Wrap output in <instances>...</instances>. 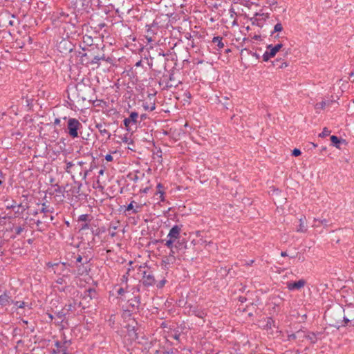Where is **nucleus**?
Listing matches in <instances>:
<instances>
[{
  "mask_svg": "<svg viewBox=\"0 0 354 354\" xmlns=\"http://www.w3.org/2000/svg\"><path fill=\"white\" fill-rule=\"evenodd\" d=\"M133 293L134 294L136 292H140V286H137L136 287H134L133 288Z\"/></svg>",
  "mask_w": 354,
  "mask_h": 354,
  "instance_id": "09e8293b",
  "label": "nucleus"
},
{
  "mask_svg": "<svg viewBox=\"0 0 354 354\" xmlns=\"http://www.w3.org/2000/svg\"><path fill=\"white\" fill-rule=\"evenodd\" d=\"M256 16L257 17L255 19V21H257V24L258 26H260L259 21L264 20V19H266V18H267L268 17L267 14L266 15V14H258V13L256 14Z\"/></svg>",
  "mask_w": 354,
  "mask_h": 354,
  "instance_id": "5701e85b",
  "label": "nucleus"
},
{
  "mask_svg": "<svg viewBox=\"0 0 354 354\" xmlns=\"http://www.w3.org/2000/svg\"><path fill=\"white\" fill-rule=\"evenodd\" d=\"M301 151L299 149H294L292 151V155L294 156H298L301 155Z\"/></svg>",
  "mask_w": 354,
  "mask_h": 354,
  "instance_id": "473e14b6",
  "label": "nucleus"
},
{
  "mask_svg": "<svg viewBox=\"0 0 354 354\" xmlns=\"http://www.w3.org/2000/svg\"><path fill=\"white\" fill-rule=\"evenodd\" d=\"M165 241V245L169 248V249H172V248H174V245H175V242L176 241L171 239H167L166 240H161V242H164Z\"/></svg>",
  "mask_w": 354,
  "mask_h": 354,
  "instance_id": "dca6fc26",
  "label": "nucleus"
},
{
  "mask_svg": "<svg viewBox=\"0 0 354 354\" xmlns=\"http://www.w3.org/2000/svg\"><path fill=\"white\" fill-rule=\"evenodd\" d=\"M176 252H178V251L176 250V248H172V249H170V252H169V255H174V256H175V254H176Z\"/></svg>",
  "mask_w": 354,
  "mask_h": 354,
  "instance_id": "a18cd8bd",
  "label": "nucleus"
},
{
  "mask_svg": "<svg viewBox=\"0 0 354 354\" xmlns=\"http://www.w3.org/2000/svg\"><path fill=\"white\" fill-rule=\"evenodd\" d=\"M67 127L70 136L75 138L78 137V130L82 127V124L75 118H69Z\"/></svg>",
  "mask_w": 354,
  "mask_h": 354,
  "instance_id": "f03ea898",
  "label": "nucleus"
},
{
  "mask_svg": "<svg viewBox=\"0 0 354 354\" xmlns=\"http://www.w3.org/2000/svg\"><path fill=\"white\" fill-rule=\"evenodd\" d=\"M330 140L335 145L340 142V140L336 136H332L330 137Z\"/></svg>",
  "mask_w": 354,
  "mask_h": 354,
  "instance_id": "bb28decb",
  "label": "nucleus"
},
{
  "mask_svg": "<svg viewBox=\"0 0 354 354\" xmlns=\"http://www.w3.org/2000/svg\"><path fill=\"white\" fill-rule=\"evenodd\" d=\"M343 319L345 325L351 323L354 326V308H348L346 311L344 310Z\"/></svg>",
  "mask_w": 354,
  "mask_h": 354,
  "instance_id": "39448f33",
  "label": "nucleus"
},
{
  "mask_svg": "<svg viewBox=\"0 0 354 354\" xmlns=\"http://www.w3.org/2000/svg\"><path fill=\"white\" fill-rule=\"evenodd\" d=\"M95 127L99 130V131H100V134L102 136H107V139H110L111 134L106 129L104 124L100 123V124H97Z\"/></svg>",
  "mask_w": 354,
  "mask_h": 354,
  "instance_id": "9b49d317",
  "label": "nucleus"
},
{
  "mask_svg": "<svg viewBox=\"0 0 354 354\" xmlns=\"http://www.w3.org/2000/svg\"><path fill=\"white\" fill-rule=\"evenodd\" d=\"M35 223H36V225H37V226H39V225L42 223V222H41L40 220H37V221L35 222Z\"/></svg>",
  "mask_w": 354,
  "mask_h": 354,
  "instance_id": "bf43d9fd",
  "label": "nucleus"
},
{
  "mask_svg": "<svg viewBox=\"0 0 354 354\" xmlns=\"http://www.w3.org/2000/svg\"><path fill=\"white\" fill-rule=\"evenodd\" d=\"M82 257H81L80 255H79V256L77 257V259H76V261H77V262H79V263H80V262L82 261Z\"/></svg>",
  "mask_w": 354,
  "mask_h": 354,
  "instance_id": "864d4df0",
  "label": "nucleus"
},
{
  "mask_svg": "<svg viewBox=\"0 0 354 354\" xmlns=\"http://www.w3.org/2000/svg\"><path fill=\"white\" fill-rule=\"evenodd\" d=\"M274 57L273 56L270 55V51L266 50L264 54L263 55V60L264 62H267L269 60L270 58Z\"/></svg>",
  "mask_w": 354,
  "mask_h": 354,
  "instance_id": "393cba45",
  "label": "nucleus"
},
{
  "mask_svg": "<svg viewBox=\"0 0 354 354\" xmlns=\"http://www.w3.org/2000/svg\"><path fill=\"white\" fill-rule=\"evenodd\" d=\"M143 107L147 111H152L156 109V104L154 102H151L150 104L145 103L143 104Z\"/></svg>",
  "mask_w": 354,
  "mask_h": 354,
  "instance_id": "4be33fe9",
  "label": "nucleus"
},
{
  "mask_svg": "<svg viewBox=\"0 0 354 354\" xmlns=\"http://www.w3.org/2000/svg\"><path fill=\"white\" fill-rule=\"evenodd\" d=\"M162 188H163V186L162 185V184L159 183L157 185V189L158 190H161V189H162Z\"/></svg>",
  "mask_w": 354,
  "mask_h": 354,
  "instance_id": "5fc2aeb1",
  "label": "nucleus"
},
{
  "mask_svg": "<svg viewBox=\"0 0 354 354\" xmlns=\"http://www.w3.org/2000/svg\"><path fill=\"white\" fill-rule=\"evenodd\" d=\"M153 35V32H152V30L150 29V32H149V36H151Z\"/></svg>",
  "mask_w": 354,
  "mask_h": 354,
  "instance_id": "774afa93",
  "label": "nucleus"
},
{
  "mask_svg": "<svg viewBox=\"0 0 354 354\" xmlns=\"http://www.w3.org/2000/svg\"><path fill=\"white\" fill-rule=\"evenodd\" d=\"M299 225L297 229V232H306L307 231L306 225L304 223L303 218L299 219Z\"/></svg>",
  "mask_w": 354,
  "mask_h": 354,
  "instance_id": "a211bd4d",
  "label": "nucleus"
},
{
  "mask_svg": "<svg viewBox=\"0 0 354 354\" xmlns=\"http://www.w3.org/2000/svg\"><path fill=\"white\" fill-rule=\"evenodd\" d=\"M54 218H55L54 216H53V215L50 216V221H53Z\"/></svg>",
  "mask_w": 354,
  "mask_h": 354,
  "instance_id": "69168bd1",
  "label": "nucleus"
},
{
  "mask_svg": "<svg viewBox=\"0 0 354 354\" xmlns=\"http://www.w3.org/2000/svg\"><path fill=\"white\" fill-rule=\"evenodd\" d=\"M300 333H301V332H300V331H298V332H297V333H295V334H292L291 335H290V336H289V337H290V339H296V338H297V337Z\"/></svg>",
  "mask_w": 354,
  "mask_h": 354,
  "instance_id": "37998d69",
  "label": "nucleus"
},
{
  "mask_svg": "<svg viewBox=\"0 0 354 354\" xmlns=\"http://www.w3.org/2000/svg\"><path fill=\"white\" fill-rule=\"evenodd\" d=\"M47 266L48 267H51L53 269V272L55 273H56L57 272V270L55 268H57L59 266V263H48L47 264Z\"/></svg>",
  "mask_w": 354,
  "mask_h": 354,
  "instance_id": "cd10ccee",
  "label": "nucleus"
},
{
  "mask_svg": "<svg viewBox=\"0 0 354 354\" xmlns=\"http://www.w3.org/2000/svg\"><path fill=\"white\" fill-rule=\"evenodd\" d=\"M156 354H170V352L168 351H156Z\"/></svg>",
  "mask_w": 354,
  "mask_h": 354,
  "instance_id": "c03bdc74",
  "label": "nucleus"
},
{
  "mask_svg": "<svg viewBox=\"0 0 354 354\" xmlns=\"http://www.w3.org/2000/svg\"><path fill=\"white\" fill-rule=\"evenodd\" d=\"M64 315H65V314L64 313L63 310L62 312H59L58 314H57V316L60 319H62L64 317Z\"/></svg>",
  "mask_w": 354,
  "mask_h": 354,
  "instance_id": "8fccbe9b",
  "label": "nucleus"
},
{
  "mask_svg": "<svg viewBox=\"0 0 354 354\" xmlns=\"http://www.w3.org/2000/svg\"><path fill=\"white\" fill-rule=\"evenodd\" d=\"M104 169H100V170L99 171V175L102 176V175L104 174Z\"/></svg>",
  "mask_w": 354,
  "mask_h": 354,
  "instance_id": "680f3d73",
  "label": "nucleus"
},
{
  "mask_svg": "<svg viewBox=\"0 0 354 354\" xmlns=\"http://www.w3.org/2000/svg\"><path fill=\"white\" fill-rule=\"evenodd\" d=\"M317 219L315 218V221H317ZM318 221L325 226H328V221L326 219L318 220Z\"/></svg>",
  "mask_w": 354,
  "mask_h": 354,
  "instance_id": "e433bc0d",
  "label": "nucleus"
},
{
  "mask_svg": "<svg viewBox=\"0 0 354 354\" xmlns=\"http://www.w3.org/2000/svg\"><path fill=\"white\" fill-rule=\"evenodd\" d=\"M109 234L111 237H114L115 236L116 233L115 232H110Z\"/></svg>",
  "mask_w": 354,
  "mask_h": 354,
  "instance_id": "4d7b16f0",
  "label": "nucleus"
},
{
  "mask_svg": "<svg viewBox=\"0 0 354 354\" xmlns=\"http://www.w3.org/2000/svg\"><path fill=\"white\" fill-rule=\"evenodd\" d=\"M171 337H173L174 339H176V340H178L179 339V337H180V334L178 333L177 332H175L174 334H171Z\"/></svg>",
  "mask_w": 354,
  "mask_h": 354,
  "instance_id": "a19ab883",
  "label": "nucleus"
},
{
  "mask_svg": "<svg viewBox=\"0 0 354 354\" xmlns=\"http://www.w3.org/2000/svg\"><path fill=\"white\" fill-rule=\"evenodd\" d=\"M160 194V198H161V201H164V198H163V195H164V192L162 191V190H158L156 193V194Z\"/></svg>",
  "mask_w": 354,
  "mask_h": 354,
  "instance_id": "49530a36",
  "label": "nucleus"
},
{
  "mask_svg": "<svg viewBox=\"0 0 354 354\" xmlns=\"http://www.w3.org/2000/svg\"><path fill=\"white\" fill-rule=\"evenodd\" d=\"M96 295V291L93 288H88V290H85L84 297L85 299L89 298L90 299H92L93 297H95Z\"/></svg>",
  "mask_w": 354,
  "mask_h": 354,
  "instance_id": "ddd939ff",
  "label": "nucleus"
},
{
  "mask_svg": "<svg viewBox=\"0 0 354 354\" xmlns=\"http://www.w3.org/2000/svg\"><path fill=\"white\" fill-rule=\"evenodd\" d=\"M73 166V162H68L66 163V171L69 173L70 172V169Z\"/></svg>",
  "mask_w": 354,
  "mask_h": 354,
  "instance_id": "c9c22d12",
  "label": "nucleus"
},
{
  "mask_svg": "<svg viewBox=\"0 0 354 354\" xmlns=\"http://www.w3.org/2000/svg\"><path fill=\"white\" fill-rule=\"evenodd\" d=\"M274 66L278 68H283L288 66L287 63L286 62L281 61L280 59H276L273 62Z\"/></svg>",
  "mask_w": 354,
  "mask_h": 354,
  "instance_id": "2eb2a0df",
  "label": "nucleus"
},
{
  "mask_svg": "<svg viewBox=\"0 0 354 354\" xmlns=\"http://www.w3.org/2000/svg\"><path fill=\"white\" fill-rule=\"evenodd\" d=\"M23 323L26 325H28V321L27 320H22Z\"/></svg>",
  "mask_w": 354,
  "mask_h": 354,
  "instance_id": "338daca9",
  "label": "nucleus"
},
{
  "mask_svg": "<svg viewBox=\"0 0 354 354\" xmlns=\"http://www.w3.org/2000/svg\"><path fill=\"white\" fill-rule=\"evenodd\" d=\"M253 262H254V260H251L249 263H247V265L250 266V265H252V263H253Z\"/></svg>",
  "mask_w": 354,
  "mask_h": 354,
  "instance_id": "0e129e2a",
  "label": "nucleus"
},
{
  "mask_svg": "<svg viewBox=\"0 0 354 354\" xmlns=\"http://www.w3.org/2000/svg\"><path fill=\"white\" fill-rule=\"evenodd\" d=\"M174 248L178 252L185 250L187 248V242L185 239L181 240L178 239L175 242Z\"/></svg>",
  "mask_w": 354,
  "mask_h": 354,
  "instance_id": "6e6552de",
  "label": "nucleus"
},
{
  "mask_svg": "<svg viewBox=\"0 0 354 354\" xmlns=\"http://www.w3.org/2000/svg\"><path fill=\"white\" fill-rule=\"evenodd\" d=\"M128 302L133 309H138L140 304V297L138 295L134 296L133 298L129 299Z\"/></svg>",
  "mask_w": 354,
  "mask_h": 354,
  "instance_id": "1a4fd4ad",
  "label": "nucleus"
},
{
  "mask_svg": "<svg viewBox=\"0 0 354 354\" xmlns=\"http://www.w3.org/2000/svg\"><path fill=\"white\" fill-rule=\"evenodd\" d=\"M101 59H104V57L95 56L91 62L93 64H97Z\"/></svg>",
  "mask_w": 354,
  "mask_h": 354,
  "instance_id": "c756f323",
  "label": "nucleus"
},
{
  "mask_svg": "<svg viewBox=\"0 0 354 354\" xmlns=\"http://www.w3.org/2000/svg\"><path fill=\"white\" fill-rule=\"evenodd\" d=\"M138 113L137 112H131L129 118H127L124 120V124L127 131L130 130V124H136L138 122Z\"/></svg>",
  "mask_w": 354,
  "mask_h": 354,
  "instance_id": "20e7f679",
  "label": "nucleus"
},
{
  "mask_svg": "<svg viewBox=\"0 0 354 354\" xmlns=\"http://www.w3.org/2000/svg\"><path fill=\"white\" fill-rule=\"evenodd\" d=\"M127 274H128V272H127V274H126V275H124V276L122 277V281H125V282H127Z\"/></svg>",
  "mask_w": 354,
  "mask_h": 354,
  "instance_id": "603ef678",
  "label": "nucleus"
},
{
  "mask_svg": "<svg viewBox=\"0 0 354 354\" xmlns=\"http://www.w3.org/2000/svg\"><path fill=\"white\" fill-rule=\"evenodd\" d=\"M283 30V26L281 23H277L274 27V30L272 32V34L277 32H281Z\"/></svg>",
  "mask_w": 354,
  "mask_h": 354,
  "instance_id": "b1692460",
  "label": "nucleus"
},
{
  "mask_svg": "<svg viewBox=\"0 0 354 354\" xmlns=\"http://www.w3.org/2000/svg\"><path fill=\"white\" fill-rule=\"evenodd\" d=\"M141 64H142V61H141V60H140V61H138V62H136V64H135V66L138 67V66H141Z\"/></svg>",
  "mask_w": 354,
  "mask_h": 354,
  "instance_id": "13d9d810",
  "label": "nucleus"
},
{
  "mask_svg": "<svg viewBox=\"0 0 354 354\" xmlns=\"http://www.w3.org/2000/svg\"><path fill=\"white\" fill-rule=\"evenodd\" d=\"M304 337L310 341L311 344H315L317 341V336L315 333H312L304 335Z\"/></svg>",
  "mask_w": 354,
  "mask_h": 354,
  "instance_id": "aec40b11",
  "label": "nucleus"
},
{
  "mask_svg": "<svg viewBox=\"0 0 354 354\" xmlns=\"http://www.w3.org/2000/svg\"><path fill=\"white\" fill-rule=\"evenodd\" d=\"M281 257H286V256H288V254H287L286 252H281Z\"/></svg>",
  "mask_w": 354,
  "mask_h": 354,
  "instance_id": "052dcab7",
  "label": "nucleus"
},
{
  "mask_svg": "<svg viewBox=\"0 0 354 354\" xmlns=\"http://www.w3.org/2000/svg\"><path fill=\"white\" fill-rule=\"evenodd\" d=\"M106 160L111 162L113 160V156L111 154H106L105 156Z\"/></svg>",
  "mask_w": 354,
  "mask_h": 354,
  "instance_id": "79ce46f5",
  "label": "nucleus"
},
{
  "mask_svg": "<svg viewBox=\"0 0 354 354\" xmlns=\"http://www.w3.org/2000/svg\"><path fill=\"white\" fill-rule=\"evenodd\" d=\"M125 292V290L122 288H120L118 290V295H122L124 294V292Z\"/></svg>",
  "mask_w": 354,
  "mask_h": 354,
  "instance_id": "de8ad7c7",
  "label": "nucleus"
},
{
  "mask_svg": "<svg viewBox=\"0 0 354 354\" xmlns=\"http://www.w3.org/2000/svg\"><path fill=\"white\" fill-rule=\"evenodd\" d=\"M88 225L87 223L83 225L82 227V230L88 229Z\"/></svg>",
  "mask_w": 354,
  "mask_h": 354,
  "instance_id": "6e6d98bb",
  "label": "nucleus"
},
{
  "mask_svg": "<svg viewBox=\"0 0 354 354\" xmlns=\"http://www.w3.org/2000/svg\"><path fill=\"white\" fill-rule=\"evenodd\" d=\"M149 32H150V29H148L147 31V35H146V39H147V41L149 42H151V41H153V39H152L151 36H149Z\"/></svg>",
  "mask_w": 354,
  "mask_h": 354,
  "instance_id": "58836bf2",
  "label": "nucleus"
},
{
  "mask_svg": "<svg viewBox=\"0 0 354 354\" xmlns=\"http://www.w3.org/2000/svg\"><path fill=\"white\" fill-rule=\"evenodd\" d=\"M193 313L195 314L196 316L198 317H203L204 313L200 310H193Z\"/></svg>",
  "mask_w": 354,
  "mask_h": 354,
  "instance_id": "f704fd0d",
  "label": "nucleus"
},
{
  "mask_svg": "<svg viewBox=\"0 0 354 354\" xmlns=\"http://www.w3.org/2000/svg\"><path fill=\"white\" fill-rule=\"evenodd\" d=\"M41 212L44 214L46 213H53L54 212V208L53 207L47 206L45 203L42 204V208L41 209Z\"/></svg>",
  "mask_w": 354,
  "mask_h": 354,
  "instance_id": "6ab92c4d",
  "label": "nucleus"
},
{
  "mask_svg": "<svg viewBox=\"0 0 354 354\" xmlns=\"http://www.w3.org/2000/svg\"><path fill=\"white\" fill-rule=\"evenodd\" d=\"M133 203H136L134 201H132L130 204L128 205V206L126 208L127 211L132 210V212L133 214H136L139 212V209L141 208V205H136L137 209L133 208Z\"/></svg>",
  "mask_w": 354,
  "mask_h": 354,
  "instance_id": "f3484780",
  "label": "nucleus"
},
{
  "mask_svg": "<svg viewBox=\"0 0 354 354\" xmlns=\"http://www.w3.org/2000/svg\"><path fill=\"white\" fill-rule=\"evenodd\" d=\"M60 123V119L59 118H55V121H54V124H56V125H59Z\"/></svg>",
  "mask_w": 354,
  "mask_h": 354,
  "instance_id": "3c124183",
  "label": "nucleus"
},
{
  "mask_svg": "<svg viewBox=\"0 0 354 354\" xmlns=\"http://www.w3.org/2000/svg\"><path fill=\"white\" fill-rule=\"evenodd\" d=\"M173 80H174V75H173V74H171V75H169V80H170V81H172Z\"/></svg>",
  "mask_w": 354,
  "mask_h": 354,
  "instance_id": "e2e57ef3",
  "label": "nucleus"
},
{
  "mask_svg": "<svg viewBox=\"0 0 354 354\" xmlns=\"http://www.w3.org/2000/svg\"><path fill=\"white\" fill-rule=\"evenodd\" d=\"M139 269L142 275L141 280L142 284L146 287L153 286L156 283V278L153 272L147 266H140Z\"/></svg>",
  "mask_w": 354,
  "mask_h": 354,
  "instance_id": "f257e3e1",
  "label": "nucleus"
},
{
  "mask_svg": "<svg viewBox=\"0 0 354 354\" xmlns=\"http://www.w3.org/2000/svg\"><path fill=\"white\" fill-rule=\"evenodd\" d=\"M88 219V214H82L79 217L80 221H86Z\"/></svg>",
  "mask_w": 354,
  "mask_h": 354,
  "instance_id": "c85d7f7f",
  "label": "nucleus"
},
{
  "mask_svg": "<svg viewBox=\"0 0 354 354\" xmlns=\"http://www.w3.org/2000/svg\"><path fill=\"white\" fill-rule=\"evenodd\" d=\"M176 261V257L174 255H167L162 258V265L165 266L166 269L169 268V266L174 263Z\"/></svg>",
  "mask_w": 354,
  "mask_h": 354,
  "instance_id": "0eeeda50",
  "label": "nucleus"
},
{
  "mask_svg": "<svg viewBox=\"0 0 354 354\" xmlns=\"http://www.w3.org/2000/svg\"><path fill=\"white\" fill-rule=\"evenodd\" d=\"M330 133V131H329L326 127L324 128L323 131L319 134V137H325L328 136Z\"/></svg>",
  "mask_w": 354,
  "mask_h": 354,
  "instance_id": "a878e982",
  "label": "nucleus"
},
{
  "mask_svg": "<svg viewBox=\"0 0 354 354\" xmlns=\"http://www.w3.org/2000/svg\"><path fill=\"white\" fill-rule=\"evenodd\" d=\"M182 230V225H174L169 230L167 238L177 241L180 238V234Z\"/></svg>",
  "mask_w": 354,
  "mask_h": 354,
  "instance_id": "7ed1b4c3",
  "label": "nucleus"
},
{
  "mask_svg": "<svg viewBox=\"0 0 354 354\" xmlns=\"http://www.w3.org/2000/svg\"><path fill=\"white\" fill-rule=\"evenodd\" d=\"M212 42L217 45L218 49H222L224 47L223 38L221 37H214L212 39Z\"/></svg>",
  "mask_w": 354,
  "mask_h": 354,
  "instance_id": "4468645a",
  "label": "nucleus"
},
{
  "mask_svg": "<svg viewBox=\"0 0 354 354\" xmlns=\"http://www.w3.org/2000/svg\"><path fill=\"white\" fill-rule=\"evenodd\" d=\"M75 305H76L75 302L66 304L63 310H66L68 312V311H74L75 310Z\"/></svg>",
  "mask_w": 354,
  "mask_h": 354,
  "instance_id": "412c9836",
  "label": "nucleus"
},
{
  "mask_svg": "<svg viewBox=\"0 0 354 354\" xmlns=\"http://www.w3.org/2000/svg\"><path fill=\"white\" fill-rule=\"evenodd\" d=\"M11 302H12L11 297L6 293L0 295V304L1 306L9 305Z\"/></svg>",
  "mask_w": 354,
  "mask_h": 354,
  "instance_id": "f8f14e48",
  "label": "nucleus"
},
{
  "mask_svg": "<svg viewBox=\"0 0 354 354\" xmlns=\"http://www.w3.org/2000/svg\"><path fill=\"white\" fill-rule=\"evenodd\" d=\"M282 44H278L275 46L268 45L267 49L270 51V55L274 57L277 52L282 48Z\"/></svg>",
  "mask_w": 354,
  "mask_h": 354,
  "instance_id": "9d476101",
  "label": "nucleus"
},
{
  "mask_svg": "<svg viewBox=\"0 0 354 354\" xmlns=\"http://www.w3.org/2000/svg\"><path fill=\"white\" fill-rule=\"evenodd\" d=\"M24 230V228L21 226H17L15 228V232L17 234H20Z\"/></svg>",
  "mask_w": 354,
  "mask_h": 354,
  "instance_id": "72a5a7b5",
  "label": "nucleus"
},
{
  "mask_svg": "<svg viewBox=\"0 0 354 354\" xmlns=\"http://www.w3.org/2000/svg\"><path fill=\"white\" fill-rule=\"evenodd\" d=\"M306 285V281L304 279H300L295 282H288L287 283V288L290 290H300Z\"/></svg>",
  "mask_w": 354,
  "mask_h": 354,
  "instance_id": "423d86ee",
  "label": "nucleus"
},
{
  "mask_svg": "<svg viewBox=\"0 0 354 354\" xmlns=\"http://www.w3.org/2000/svg\"><path fill=\"white\" fill-rule=\"evenodd\" d=\"M325 105H326V102L322 101L320 103H318L316 104V108L317 109H318V108L324 109Z\"/></svg>",
  "mask_w": 354,
  "mask_h": 354,
  "instance_id": "4c0bfd02",
  "label": "nucleus"
},
{
  "mask_svg": "<svg viewBox=\"0 0 354 354\" xmlns=\"http://www.w3.org/2000/svg\"><path fill=\"white\" fill-rule=\"evenodd\" d=\"M15 304L19 308H23L25 306V302L24 301H16Z\"/></svg>",
  "mask_w": 354,
  "mask_h": 354,
  "instance_id": "2f4dec72",
  "label": "nucleus"
},
{
  "mask_svg": "<svg viewBox=\"0 0 354 354\" xmlns=\"http://www.w3.org/2000/svg\"><path fill=\"white\" fill-rule=\"evenodd\" d=\"M65 276L62 277H59L58 278L57 280H56V282L59 284H63L65 283V281H64V277Z\"/></svg>",
  "mask_w": 354,
  "mask_h": 354,
  "instance_id": "ea45409f",
  "label": "nucleus"
},
{
  "mask_svg": "<svg viewBox=\"0 0 354 354\" xmlns=\"http://www.w3.org/2000/svg\"><path fill=\"white\" fill-rule=\"evenodd\" d=\"M166 280L165 279H162L161 281H160L158 283H157V288H162V287H164V286L165 285V283H166Z\"/></svg>",
  "mask_w": 354,
  "mask_h": 354,
  "instance_id": "7c9ffc66",
  "label": "nucleus"
}]
</instances>
